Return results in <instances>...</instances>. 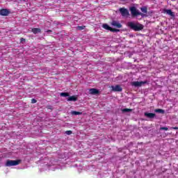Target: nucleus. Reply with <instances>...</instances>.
Masks as SVG:
<instances>
[{"mask_svg": "<svg viewBox=\"0 0 178 178\" xmlns=\"http://www.w3.org/2000/svg\"><path fill=\"white\" fill-rule=\"evenodd\" d=\"M128 27H130L131 30H134V31H140V30H143L144 29V26L141 24H134V22H129L127 24Z\"/></svg>", "mask_w": 178, "mask_h": 178, "instance_id": "1", "label": "nucleus"}, {"mask_svg": "<svg viewBox=\"0 0 178 178\" xmlns=\"http://www.w3.org/2000/svg\"><path fill=\"white\" fill-rule=\"evenodd\" d=\"M22 162V160H7L6 162L5 165L6 167H10V166H17V165H20Z\"/></svg>", "mask_w": 178, "mask_h": 178, "instance_id": "2", "label": "nucleus"}, {"mask_svg": "<svg viewBox=\"0 0 178 178\" xmlns=\"http://www.w3.org/2000/svg\"><path fill=\"white\" fill-rule=\"evenodd\" d=\"M112 26H113L115 28L112 29V32L113 33H118L119 31H120V29H122V27H123V26L122 25V24H120L119 22L118 21H113L112 22Z\"/></svg>", "mask_w": 178, "mask_h": 178, "instance_id": "3", "label": "nucleus"}, {"mask_svg": "<svg viewBox=\"0 0 178 178\" xmlns=\"http://www.w3.org/2000/svg\"><path fill=\"white\" fill-rule=\"evenodd\" d=\"M130 10L132 16H144V14L139 12L136 7H131Z\"/></svg>", "mask_w": 178, "mask_h": 178, "instance_id": "4", "label": "nucleus"}, {"mask_svg": "<svg viewBox=\"0 0 178 178\" xmlns=\"http://www.w3.org/2000/svg\"><path fill=\"white\" fill-rule=\"evenodd\" d=\"M119 10H120V13H121L122 16H123V17L129 16V15H130L129 13V10H127L125 8H120Z\"/></svg>", "mask_w": 178, "mask_h": 178, "instance_id": "5", "label": "nucleus"}, {"mask_svg": "<svg viewBox=\"0 0 178 178\" xmlns=\"http://www.w3.org/2000/svg\"><path fill=\"white\" fill-rule=\"evenodd\" d=\"M147 84V81H134L131 83V86L134 87H141V86Z\"/></svg>", "mask_w": 178, "mask_h": 178, "instance_id": "6", "label": "nucleus"}, {"mask_svg": "<svg viewBox=\"0 0 178 178\" xmlns=\"http://www.w3.org/2000/svg\"><path fill=\"white\" fill-rule=\"evenodd\" d=\"M10 14V11L6 8H3L0 10L1 16H8Z\"/></svg>", "mask_w": 178, "mask_h": 178, "instance_id": "7", "label": "nucleus"}, {"mask_svg": "<svg viewBox=\"0 0 178 178\" xmlns=\"http://www.w3.org/2000/svg\"><path fill=\"white\" fill-rule=\"evenodd\" d=\"M89 94H90V95H98L99 90L97 88H90L89 90Z\"/></svg>", "mask_w": 178, "mask_h": 178, "instance_id": "8", "label": "nucleus"}, {"mask_svg": "<svg viewBox=\"0 0 178 178\" xmlns=\"http://www.w3.org/2000/svg\"><path fill=\"white\" fill-rule=\"evenodd\" d=\"M123 90V88L120 86V85H116L115 86H112V91H115L117 92H120Z\"/></svg>", "mask_w": 178, "mask_h": 178, "instance_id": "9", "label": "nucleus"}, {"mask_svg": "<svg viewBox=\"0 0 178 178\" xmlns=\"http://www.w3.org/2000/svg\"><path fill=\"white\" fill-rule=\"evenodd\" d=\"M163 13H166L167 15H169L172 17H175V13H173L171 9H164Z\"/></svg>", "mask_w": 178, "mask_h": 178, "instance_id": "10", "label": "nucleus"}, {"mask_svg": "<svg viewBox=\"0 0 178 178\" xmlns=\"http://www.w3.org/2000/svg\"><path fill=\"white\" fill-rule=\"evenodd\" d=\"M145 116H146V118H149V119H154L156 115L152 113H145Z\"/></svg>", "mask_w": 178, "mask_h": 178, "instance_id": "11", "label": "nucleus"}, {"mask_svg": "<svg viewBox=\"0 0 178 178\" xmlns=\"http://www.w3.org/2000/svg\"><path fill=\"white\" fill-rule=\"evenodd\" d=\"M67 100L72 101L73 102H76V101H77V96H76V95L70 96L67 99Z\"/></svg>", "mask_w": 178, "mask_h": 178, "instance_id": "12", "label": "nucleus"}, {"mask_svg": "<svg viewBox=\"0 0 178 178\" xmlns=\"http://www.w3.org/2000/svg\"><path fill=\"white\" fill-rule=\"evenodd\" d=\"M32 33H33V34H38V33H41V29L40 28H33L31 30Z\"/></svg>", "mask_w": 178, "mask_h": 178, "instance_id": "13", "label": "nucleus"}, {"mask_svg": "<svg viewBox=\"0 0 178 178\" xmlns=\"http://www.w3.org/2000/svg\"><path fill=\"white\" fill-rule=\"evenodd\" d=\"M102 27L103 29H105V30H108L109 31H112V27L109 26V25L106 24H104Z\"/></svg>", "mask_w": 178, "mask_h": 178, "instance_id": "14", "label": "nucleus"}, {"mask_svg": "<svg viewBox=\"0 0 178 178\" xmlns=\"http://www.w3.org/2000/svg\"><path fill=\"white\" fill-rule=\"evenodd\" d=\"M154 112H156V113H161L162 115H163L165 113V110L161 109V108H156L154 110Z\"/></svg>", "mask_w": 178, "mask_h": 178, "instance_id": "15", "label": "nucleus"}, {"mask_svg": "<svg viewBox=\"0 0 178 178\" xmlns=\"http://www.w3.org/2000/svg\"><path fill=\"white\" fill-rule=\"evenodd\" d=\"M140 10L141 12H143V13H147V12H148V8H147V6H143L142 8H140Z\"/></svg>", "mask_w": 178, "mask_h": 178, "instance_id": "16", "label": "nucleus"}, {"mask_svg": "<svg viewBox=\"0 0 178 178\" xmlns=\"http://www.w3.org/2000/svg\"><path fill=\"white\" fill-rule=\"evenodd\" d=\"M133 111V109H131V108H123L122 110V112L123 113H126V112H131Z\"/></svg>", "mask_w": 178, "mask_h": 178, "instance_id": "17", "label": "nucleus"}, {"mask_svg": "<svg viewBox=\"0 0 178 178\" xmlns=\"http://www.w3.org/2000/svg\"><path fill=\"white\" fill-rule=\"evenodd\" d=\"M82 114H83V113H81V112L75 111H72V115H82Z\"/></svg>", "mask_w": 178, "mask_h": 178, "instance_id": "18", "label": "nucleus"}, {"mask_svg": "<svg viewBox=\"0 0 178 178\" xmlns=\"http://www.w3.org/2000/svg\"><path fill=\"white\" fill-rule=\"evenodd\" d=\"M60 95V97H69L70 95L67 92H61Z\"/></svg>", "mask_w": 178, "mask_h": 178, "instance_id": "19", "label": "nucleus"}, {"mask_svg": "<svg viewBox=\"0 0 178 178\" xmlns=\"http://www.w3.org/2000/svg\"><path fill=\"white\" fill-rule=\"evenodd\" d=\"M160 130H165V131H168V130H169V128L166 127H162L160 128Z\"/></svg>", "mask_w": 178, "mask_h": 178, "instance_id": "20", "label": "nucleus"}, {"mask_svg": "<svg viewBox=\"0 0 178 178\" xmlns=\"http://www.w3.org/2000/svg\"><path fill=\"white\" fill-rule=\"evenodd\" d=\"M72 131H65V134H67V136H70V134H72Z\"/></svg>", "mask_w": 178, "mask_h": 178, "instance_id": "21", "label": "nucleus"}, {"mask_svg": "<svg viewBox=\"0 0 178 178\" xmlns=\"http://www.w3.org/2000/svg\"><path fill=\"white\" fill-rule=\"evenodd\" d=\"M84 29H86V26H78V29H79V30H84Z\"/></svg>", "mask_w": 178, "mask_h": 178, "instance_id": "22", "label": "nucleus"}, {"mask_svg": "<svg viewBox=\"0 0 178 178\" xmlns=\"http://www.w3.org/2000/svg\"><path fill=\"white\" fill-rule=\"evenodd\" d=\"M35 103H37V100L35 99H32L31 104H35Z\"/></svg>", "mask_w": 178, "mask_h": 178, "instance_id": "23", "label": "nucleus"}, {"mask_svg": "<svg viewBox=\"0 0 178 178\" xmlns=\"http://www.w3.org/2000/svg\"><path fill=\"white\" fill-rule=\"evenodd\" d=\"M20 42H26V39H24V38H22L20 39Z\"/></svg>", "mask_w": 178, "mask_h": 178, "instance_id": "24", "label": "nucleus"}, {"mask_svg": "<svg viewBox=\"0 0 178 178\" xmlns=\"http://www.w3.org/2000/svg\"><path fill=\"white\" fill-rule=\"evenodd\" d=\"M170 129L171 130H178V127H171Z\"/></svg>", "mask_w": 178, "mask_h": 178, "instance_id": "25", "label": "nucleus"}, {"mask_svg": "<svg viewBox=\"0 0 178 178\" xmlns=\"http://www.w3.org/2000/svg\"><path fill=\"white\" fill-rule=\"evenodd\" d=\"M47 33H52V31H51V30H47Z\"/></svg>", "mask_w": 178, "mask_h": 178, "instance_id": "26", "label": "nucleus"}, {"mask_svg": "<svg viewBox=\"0 0 178 178\" xmlns=\"http://www.w3.org/2000/svg\"><path fill=\"white\" fill-rule=\"evenodd\" d=\"M121 2H126L127 0H119Z\"/></svg>", "mask_w": 178, "mask_h": 178, "instance_id": "27", "label": "nucleus"}]
</instances>
